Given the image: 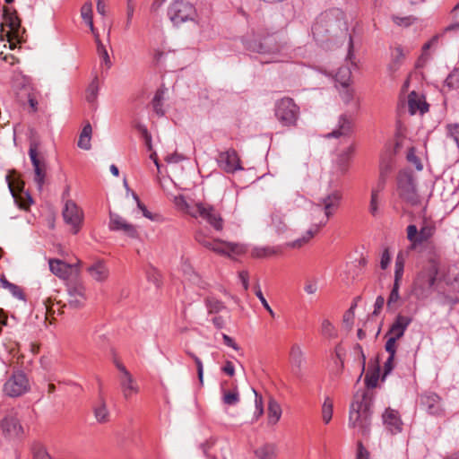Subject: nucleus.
I'll use <instances>...</instances> for the list:
<instances>
[{
    "instance_id": "nucleus-1",
    "label": "nucleus",
    "mask_w": 459,
    "mask_h": 459,
    "mask_svg": "<svg viewBox=\"0 0 459 459\" xmlns=\"http://www.w3.org/2000/svg\"><path fill=\"white\" fill-rule=\"evenodd\" d=\"M376 375L365 377L368 389L358 390L353 396L349 411V427L356 429L361 435H368L371 425L372 406L374 403V388L377 384Z\"/></svg>"
},
{
    "instance_id": "nucleus-2",
    "label": "nucleus",
    "mask_w": 459,
    "mask_h": 459,
    "mask_svg": "<svg viewBox=\"0 0 459 459\" xmlns=\"http://www.w3.org/2000/svg\"><path fill=\"white\" fill-rule=\"evenodd\" d=\"M172 202L175 207L192 217L207 221L210 225L215 229H221L223 226V221L220 213L217 212L213 207L204 203H196L193 205L189 204L183 195H174Z\"/></svg>"
},
{
    "instance_id": "nucleus-3",
    "label": "nucleus",
    "mask_w": 459,
    "mask_h": 459,
    "mask_svg": "<svg viewBox=\"0 0 459 459\" xmlns=\"http://www.w3.org/2000/svg\"><path fill=\"white\" fill-rule=\"evenodd\" d=\"M438 270L439 263L436 258L429 259L426 264L422 266L412 284V290L417 299H423L431 294Z\"/></svg>"
},
{
    "instance_id": "nucleus-4",
    "label": "nucleus",
    "mask_w": 459,
    "mask_h": 459,
    "mask_svg": "<svg viewBox=\"0 0 459 459\" xmlns=\"http://www.w3.org/2000/svg\"><path fill=\"white\" fill-rule=\"evenodd\" d=\"M397 193L399 197L410 205H419L422 202L417 178L409 169L399 171L397 178Z\"/></svg>"
},
{
    "instance_id": "nucleus-5",
    "label": "nucleus",
    "mask_w": 459,
    "mask_h": 459,
    "mask_svg": "<svg viewBox=\"0 0 459 459\" xmlns=\"http://www.w3.org/2000/svg\"><path fill=\"white\" fill-rule=\"evenodd\" d=\"M195 238L204 247L229 257L240 255L247 252L246 246L215 238L210 236L208 231H196Z\"/></svg>"
},
{
    "instance_id": "nucleus-6",
    "label": "nucleus",
    "mask_w": 459,
    "mask_h": 459,
    "mask_svg": "<svg viewBox=\"0 0 459 459\" xmlns=\"http://www.w3.org/2000/svg\"><path fill=\"white\" fill-rule=\"evenodd\" d=\"M407 254L403 251L398 252L394 262V283L392 285L389 296L387 298L386 306L389 309L396 308L401 299L400 288L404 273V266Z\"/></svg>"
},
{
    "instance_id": "nucleus-7",
    "label": "nucleus",
    "mask_w": 459,
    "mask_h": 459,
    "mask_svg": "<svg viewBox=\"0 0 459 459\" xmlns=\"http://www.w3.org/2000/svg\"><path fill=\"white\" fill-rule=\"evenodd\" d=\"M168 14L175 25L195 22L197 18L195 6L185 0H173L169 6Z\"/></svg>"
},
{
    "instance_id": "nucleus-8",
    "label": "nucleus",
    "mask_w": 459,
    "mask_h": 459,
    "mask_svg": "<svg viewBox=\"0 0 459 459\" xmlns=\"http://www.w3.org/2000/svg\"><path fill=\"white\" fill-rule=\"evenodd\" d=\"M30 390V380L26 373L16 370L6 379L3 392L6 396L16 398L27 394Z\"/></svg>"
},
{
    "instance_id": "nucleus-9",
    "label": "nucleus",
    "mask_w": 459,
    "mask_h": 459,
    "mask_svg": "<svg viewBox=\"0 0 459 459\" xmlns=\"http://www.w3.org/2000/svg\"><path fill=\"white\" fill-rule=\"evenodd\" d=\"M275 116L284 126H294L299 117V108L290 98H282L275 106Z\"/></svg>"
},
{
    "instance_id": "nucleus-10",
    "label": "nucleus",
    "mask_w": 459,
    "mask_h": 459,
    "mask_svg": "<svg viewBox=\"0 0 459 459\" xmlns=\"http://www.w3.org/2000/svg\"><path fill=\"white\" fill-rule=\"evenodd\" d=\"M341 194L334 191L323 198L320 204L314 207L313 214L321 216L320 220L316 222L317 227H322L326 223L330 215L339 206Z\"/></svg>"
},
{
    "instance_id": "nucleus-11",
    "label": "nucleus",
    "mask_w": 459,
    "mask_h": 459,
    "mask_svg": "<svg viewBox=\"0 0 459 459\" xmlns=\"http://www.w3.org/2000/svg\"><path fill=\"white\" fill-rule=\"evenodd\" d=\"M0 429L2 435L7 440H16L22 437L23 427L16 412L11 411L4 416L0 420Z\"/></svg>"
},
{
    "instance_id": "nucleus-12",
    "label": "nucleus",
    "mask_w": 459,
    "mask_h": 459,
    "mask_svg": "<svg viewBox=\"0 0 459 459\" xmlns=\"http://www.w3.org/2000/svg\"><path fill=\"white\" fill-rule=\"evenodd\" d=\"M68 304L74 308H81L87 301L86 288L80 281L67 282Z\"/></svg>"
},
{
    "instance_id": "nucleus-13",
    "label": "nucleus",
    "mask_w": 459,
    "mask_h": 459,
    "mask_svg": "<svg viewBox=\"0 0 459 459\" xmlns=\"http://www.w3.org/2000/svg\"><path fill=\"white\" fill-rule=\"evenodd\" d=\"M420 405L429 414L437 417L445 415L442 398L436 393L427 392L420 397Z\"/></svg>"
},
{
    "instance_id": "nucleus-14",
    "label": "nucleus",
    "mask_w": 459,
    "mask_h": 459,
    "mask_svg": "<svg viewBox=\"0 0 459 459\" xmlns=\"http://www.w3.org/2000/svg\"><path fill=\"white\" fill-rule=\"evenodd\" d=\"M30 158L34 169V182L39 191L42 190L46 180V165L39 159V152L37 143L30 144L29 151Z\"/></svg>"
},
{
    "instance_id": "nucleus-15",
    "label": "nucleus",
    "mask_w": 459,
    "mask_h": 459,
    "mask_svg": "<svg viewBox=\"0 0 459 459\" xmlns=\"http://www.w3.org/2000/svg\"><path fill=\"white\" fill-rule=\"evenodd\" d=\"M63 218L65 223L72 228H81L83 222V212L72 200H67L63 209Z\"/></svg>"
},
{
    "instance_id": "nucleus-16",
    "label": "nucleus",
    "mask_w": 459,
    "mask_h": 459,
    "mask_svg": "<svg viewBox=\"0 0 459 459\" xmlns=\"http://www.w3.org/2000/svg\"><path fill=\"white\" fill-rule=\"evenodd\" d=\"M117 368L121 373L119 377V383L122 394L126 399H129L138 393V385L133 378V376L123 364L117 362Z\"/></svg>"
},
{
    "instance_id": "nucleus-17",
    "label": "nucleus",
    "mask_w": 459,
    "mask_h": 459,
    "mask_svg": "<svg viewBox=\"0 0 459 459\" xmlns=\"http://www.w3.org/2000/svg\"><path fill=\"white\" fill-rule=\"evenodd\" d=\"M48 264L52 273L60 279L67 280L71 275L72 270H75V273H79L82 262L78 260L76 264H70L59 259H49Z\"/></svg>"
},
{
    "instance_id": "nucleus-18",
    "label": "nucleus",
    "mask_w": 459,
    "mask_h": 459,
    "mask_svg": "<svg viewBox=\"0 0 459 459\" xmlns=\"http://www.w3.org/2000/svg\"><path fill=\"white\" fill-rule=\"evenodd\" d=\"M219 163L221 168L228 173L242 169L240 160L234 150H229L221 153Z\"/></svg>"
},
{
    "instance_id": "nucleus-19",
    "label": "nucleus",
    "mask_w": 459,
    "mask_h": 459,
    "mask_svg": "<svg viewBox=\"0 0 459 459\" xmlns=\"http://www.w3.org/2000/svg\"><path fill=\"white\" fill-rule=\"evenodd\" d=\"M411 322V316L398 314L395 316L389 330L387 331L385 336H394L395 338L401 339L404 335L406 329Z\"/></svg>"
},
{
    "instance_id": "nucleus-20",
    "label": "nucleus",
    "mask_w": 459,
    "mask_h": 459,
    "mask_svg": "<svg viewBox=\"0 0 459 459\" xmlns=\"http://www.w3.org/2000/svg\"><path fill=\"white\" fill-rule=\"evenodd\" d=\"M383 423L392 434H396L402 430V420L397 411L386 409L382 415Z\"/></svg>"
},
{
    "instance_id": "nucleus-21",
    "label": "nucleus",
    "mask_w": 459,
    "mask_h": 459,
    "mask_svg": "<svg viewBox=\"0 0 459 459\" xmlns=\"http://www.w3.org/2000/svg\"><path fill=\"white\" fill-rule=\"evenodd\" d=\"M90 276L96 281L103 282L109 276V270L104 260L98 259L87 267Z\"/></svg>"
},
{
    "instance_id": "nucleus-22",
    "label": "nucleus",
    "mask_w": 459,
    "mask_h": 459,
    "mask_svg": "<svg viewBox=\"0 0 459 459\" xmlns=\"http://www.w3.org/2000/svg\"><path fill=\"white\" fill-rule=\"evenodd\" d=\"M304 361V352L301 346L298 343L292 344L290 351V363L296 375H299L301 373Z\"/></svg>"
},
{
    "instance_id": "nucleus-23",
    "label": "nucleus",
    "mask_w": 459,
    "mask_h": 459,
    "mask_svg": "<svg viewBox=\"0 0 459 459\" xmlns=\"http://www.w3.org/2000/svg\"><path fill=\"white\" fill-rule=\"evenodd\" d=\"M384 189L385 186L383 180L377 181V183L371 189L369 212L374 216L377 215L379 212Z\"/></svg>"
},
{
    "instance_id": "nucleus-24",
    "label": "nucleus",
    "mask_w": 459,
    "mask_h": 459,
    "mask_svg": "<svg viewBox=\"0 0 459 459\" xmlns=\"http://www.w3.org/2000/svg\"><path fill=\"white\" fill-rule=\"evenodd\" d=\"M93 414L96 420L99 423H106L109 421L110 412L107 406L104 396L100 393L99 398L97 402L94 403L93 407Z\"/></svg>"
},
{
    "instance_id": "nucleus-25",
    "label": "nucleus",
    "mask_w": 459,
    "mask_h": 459,
    "mask_svg": "<svg viewBox=\"0 0 459 459\" xmlns=\"http://www.w3.org/2000/svg\"><path fill=\"white\" fill-rule=\"evenodd\" d=\"M405 59V52L400 46L394 47L391 49L390 61L387 65V70L390 74H394L402 66Z\"/></svg>"
},
{
    "instance_id": "nucleus-26",
    "label": "nucleus",
    "mask_w": 459,
    "mask_h": 459,
    "mask_svg": "<svg viewBox=\"0 0 459 459\" xmlns=\"http://www.w3.org/2000/svg\"><path fill=\"white\" fill-rule=\"evenodd\" d=\"M81 17L83 20V22L88 25L91 32L94 36L95 39H98V34L99 32L94 27L93 23V5L91 1L85 2L82 6L81 7Z\"/></svg>"
},
{
    "instance_id": "nucleus-27",
    "label": "nucleus",
    "mask_w": 459,
    "mask_h": 459,
    "mask_svg": "<svg viewBox=\"0 0 459 459\" xmlns=\"http://www.w3.org/2000/svg\"><path fill=\"white\" fill-rule=\"evenodd\" d=\"M408 105L410 112L412 115L417 112L423 114L428 111V104L426 103L424 97L417 94L415 91L410 93Z\"/></svg>"
},
{
    "instance_id": "nucleus-28",
    "label": "nucleus",
    "mask_w": 459,
    "mask_h": 459,
    "mask_svg": "<svg viewBox=\"0 0 459 459\" xmlns=\"http://www.w3.org/2000/svg\"><path fill=\"white\" fill-rule=\"evenodd\" d=\"M281 254V247H255L250 252V255L255 259L269 258Z\"/></svg>"
},
{
    "instance_id": "nucleus-29",
    "label": "nucleus",
    "mask_w": 459,
    "mask_h": 459,
    "mask_svg": "<svg viewBox=\"0 0 459 459\" xmlns=\"http://www.w3.org/2000/svg\"><path fill=\"white\" fill-rule=\"evenodd\" d=\"M408 239L411 241L410 249H418L428 243L431 237L430 231H407Z\"/></svg>"
},
{
    "instance_id": "nucleus-30",
    "label": "nucleus",
    "mask_w": 459,
    "mask_h": 459,
    "mask_svg": "<svg viewBox=\"0 0 459 459\" xmlns=\"http://www.w3.org/2000/svg\"><path fill=\"white\" fill-rule=\"evenodd\" d=\"M182 271L186 281L196 285L202 290H206L208 288L209 284L204 280H203L189 264H184L182 266Z\"/></svg>"
},
{
    "instance_id": "nucleus-31",
    "label": "nucleus",
    "mask_w": 459,
    "mask_h": 459,
    "mask_svg": "<svg viewBox=\"0 0 459 459\" xmlns=\"http://www.w3.org/2000/svg\"><path fill=\"white\" fill-rule=\"evenodd\" d=\"M258 459H278L279 447L274 443H266L255 452Z\"/></svg>"
},
{
    "instance_id": "nucleus-32",
    "label": "nucleus",
    "mask_w": 459,
    "mask_h": 459,
    "mask_svg": "<svg viewBox=\"0 0 459 459\" xmlns=\"http://www.w3.org/2000/svg\"><path fill=\"white\" fill-rule=\"evenodd\" d=\"M91 135H92V127L90 123H87L79 135V139L77 142V146L80 149L88 151L91 148Z\"/></svg>"
},
{
    "instance_id": "nucleus-33",
    "label": "nucleus",
    "mask_w": 459,
    "mask_h": 459,
    "mask_svg": "<svg viewBox=\"0 0 459 459\" xmlns=\"http://www.w3.org/2000/svg\"><path fill=\"white\" fill-rule=\"evenodd\" d=\"M335 82L339 87H349L351 85V71L347 66L338 69L335 74Z\"/></svg>"
},
{
    "instance_id": "nucleus-34",
    "label": "nucleus",
    "mask_w": 459,
    "mask_h": 459,
    "mask_svg": "<svg viewBox=\"0 0 459 459\" xmlns=\"http://www.w3.org/2000/svg\"><path fill=\"white\" fill-rule=\"evenodd\" d=\"M6 180L13 196H16L20 193H23L24 183L18 178L17 175L9 174L6 176Z\"/></svg>"
},
{
    "instance_id": "nucleus-35",
    "label": "nucleus",
    "mask_w": 459,
    "mask_h": 459,
    "mask_svg": "<svg viewBox=\"0 0 459 459\" xmlns=\"http://www.w3.org/2000/svg\"><path fill=\"white\" fill-rule=\"evenodd\" d=\"M281 416V408L278 402L271 399L268 403V420L271 424H276Z\"/></svg>"
},
{
    "instance_id": "nucleus-36",
    "label": "nucleus",
    "mask_w": 459,
    "mask_h": 459,
    "mask_svg": "<svg viewBox=\"0 0 459 459\" xmlns=\"http://www.w3.org/2000/svg\"><path fill=\"white\" fill-rule=\"evenodd\" d=\"M320 333L326 339H335L338 336V331L332 322L328 319H323L321 322Z\"/></svg>"
},
{
    "instance_id": "nucleus-37",
    "label": "nucleus",
    "mask_w": 459,
    "mask_h": 459,
    "mask_svg": "<svg viewBox=\"0 0 459 459\" xmlns=\"http://www.w3.org/2000/svg\"><path fill=\"white\" fill-rule=\"evenodd\" d=\"M222 402L227 405H235L239 402V393L238 386H234L231 391H227L221 384Z\"/></svg>"
},
{
    "instance_id": "nucleus-38",
    "label": "nucleus",
    "mask_w": 459,
    "mask_h": 459,
    "mask_svg": "<svg viewBox=\"0 0 459 459\" xmlns=\"http://www.w3.org/2000/svg\"><path fill=\"white\" fill-rule=\"evenodd\" d=\"M31 451L33 459H59L56 455H51L41 444H34Z\"/></svg>"
},
{
    "instance_id": "nucleus-39",
    "label": "nucleus",
    "mask_w": 459,
    "mask_h": 459,
    "mask_svg": "<svg viewBox=\"0 0 459 459\" xmlns=\"http://www.w3.org/2000/svg\"><path fill=\"white\" fill-rule=\"evenodd\" d=\"M321 413L324 423L328 424L331 421L333 413V401L329 396L325 397L324 400Z\"/></svg>"
},
{
    "instance_id": "nucleus-40",
    "label": "nucleus",
    "mask_w": 459,
    "mask_h": 459,
    "mask_svg": "<svg viewBox=\"0 0 459 459\" xmlns=\"http://www.w3.org/2000/svg\"><path fill=\"white\" fill-rule=\"evenodd\" d=\"M95 42L97 44V53L101 59L102 65L106 67V69H109L112 65V62L106 47L101 43L100 39V34H98V39H95Z\"/></svg>"
},
{
    "instance_id": "nucleus-41",
    "label": "nucleus",
    "mask_w": 459,
    "mask_h": 459,
    "mask_svg": "<svg viewBox=\"0 0 459 459\" xmlns=\"http://www.w3.org/2000/svg\"><path fill=\"white\" fill-rule=\"evenodd\" d=\"M316 232V231H305V233L300 238H298L294 241L286 243L285 247L290 248H300L315 237Z\"/></svg>"
},
{
    "instance_id": "nucleus-42",
    "label": "nucleus",
    "mask_w": 459,
    "mask_h": 459,
    "mask_svg": "<svg viewBox=\"0 0 459 459\" xmlns=\"http://www.w3.org/2000/svg\"><path fill=\"white\" fill-rule=\"evenodd\" d=\"M205 305L210 314H216L225 309V305L222 301L213 298L208 297L205 299Z\"/></svg>"
},
{
    "instance_id": "nucleus-43",
    "label": "nucleus",
    "mask_w": 459,
    "mask_h": 459,
    "mask_svg": "<svg viewBox=\"0 0 459 459\" xmlns=\"http://www.w3.org/2000/svg\"><path fill=\"white\" fill-rule=\"evenodd\" d=\"M392 167H393V161H392L391 158H387V159L382 158L381 162H380V169H379L380 173H379V178H378L377 181L383 180L385 187L386 178L392 169Z\"/></svg>"
},
{
    "instance_id": "nucleus-44",
    "label": "nucleus",
    "mask_w": 459,
    "mask_h": 459,
    "mask_svg": "<svg viewBox=\"0 0 459 459\" xmlns=\"http://www.w3.org/2000/svg\"><path fill=\"white\" fill-rule=\"evenodd\" d=\"M1 282L3 287L6 288L13 297L21 300H25V295L21 287L14 283L9 282L6 279H1Z\"/></svg>"
},
{
    "instance_id": "nucleus-45",
    "label": "nucleus",
    "mask_w": 459,
    "mask_h": 459,
    "mask_svg": "<svg viewBox=\"0 0 459 459\" xmlns=\"http://www.w3.org/2000/svg\"><path fill=\"white\" fill-rule=\"evenodd\" d=\"M3 26H8L10 28V31H7V34L10 32L15 33L20 27V20L14 14H5Z\"/></svg>"
},
{
    "instance_id": "nucleus-46",
    "label": "nucleus",
    "mask_w": 459,
    "mask_h": 459,
    "mask_svg": "<svg viewBox=\"0 0 459 459\" xmlns=\"http://www.w3.org/2000/svg\"><path fill=\"white\" fill-rule=\"evenodd\" d=\"M15 202L19 205L20 208L23 210H28L30 204H32V198L28 193H20L16 196H13Z\"/></svg>"
},
{
    "instance_id": "nucleus-47",
    "label": "nucleus",
    "mask_w": 459,
    "mask_h": 459,
    "mask_svg": "<svg viewBox=\"0 0 459 459\" xmlns=\"http://www.w3.org/2000/svg\"><path fill=\"white\" fill-rule=\"evenodd\" d=\"M304 290L308 295H314L318 290V279L316 277H308L305 280Z\"/></svg>"
},
{
    "instance_id": "nucleus-48",
    "label": "nucleus",
    "mask_w": 459,
    "mask_h": 459,
    "mask_svg": "<svg viewBox=\"0 0 459 459\" xmlns=\"http://www.w3.org/2000/svg\"><path fill=\"white\" fill-rule=\"evenodd\" d=\"M406 159L408 162L415 166L417 170H422L423 165L421 163L420 159L416 155V149L414 147L409 148L408 152L406 154Z\"/></svg>"
},
{
    "instance_id": "nucleus-49",
    "label": "nucleus",
    "mask_w": 459,
    "mask_h": 459,
    "mask_svg": "<svg viewBox=\"0 0 459 459\" xmlns=\"http://www.w3.org/2000/svg\"><path fill=\"white\" fill-rule=\"evenodd\" d=\"M446 84L450 89L459 88V69H454L446 80Z\"/></svg>"
},
{
    "instance_id": "nucleus-50",
    "label": "nucleus",
    "mask_w": 459,
    "mask_h": 459,
    "mask_svg": "<svg viewBox=\"0 0 459 459\" xmlns=\"http://www.w3.org/2000/svg\"><path fill=\"white\" fill-rule=\"evenodd\" d=\"M186 354L192 358L196 365V368H197V375H198V379L200 381V383L203 385V381H204V366H203V362L202 360L195 355L194 354L193 352L191 351H186Z\"/></svg>"
},
{
    "instance_id": "nucleus-51",
    "label": "nucleus",
    "mask_w": 459,
    "mask_h": 459,
    "mask_svg": "<svg viewBox=\"0 0 459 459\" xmlns=\"http://www.w3.org/2000/svg\"><path fill=\"white\" fill-rule=\"evenodd\" d=\"M253 392L255 394V414L256 418H258V417L262 416L264 413L263 397L255 389H253Z\"/></svg>"
},
{
    "instance_id": "nucleus-52",
    "label": "nucleus",
    "mask_w": 459,
    "mask_h": 459,
    "mask_svg": "<svg viewBox=\"0 0 459 459\" xmlns=\"http://www.w3.org/2000/svg\"><path fill=\"white\" fill-rule=\"evenodd\" d=\"M255 296L259 299L260 302L262 303L263 307L268 311V313L270 314V316L272 317H274L275 316V314L273 312V310L272 309V307H270V305L268 304L267 300L265 299L261 289L259 286H257L256 290H255Z\"/></svg>"
},
{
    "instance_id": "nucleus-53",
    "label": "nucleus",
    "mask_w": 459,
    "mask_h": 459,
    "mask_svg": "<svg viewBox=\"0 0 459 459\" xmlns=\"http://www.w3.org/2000/svg\"><path fill=\"white\" fill-rule=\"evenodd\" d=\"M146 276L149 281H152L155 286L159 287L161 283L160 274L154 268H150Z\"/></svg>"
},
{
    "instance_id": "nucleus-54",
    "label": "nucleus",
    "mask_w": 459,
    "mask_h": 459,
    "mask_svg": "<svg viewBox=\"0 0 459 459\" xmlns=\"http://www.w3.org/2000/svg\"><path fill=\"white\" fill-rule=\"evenodd\" d=\"M339 91L344 102H350L353 99L354 90L351 85L349 87H340Z\"/></svg>"
},
{
    "instance_id": "nucleus-55",
    "label": "nucleus",
    "mask_w": 459,
    "mask_h": 459,
    "mask_svg": "<svg viewBox=\"0 0 459 459\" xmlns=\"http://www.w3.org/2000/svg\"><path fill=\"white\" fill-rule=\"evenodd\" d=\"M387 337V341L385 342V351L389 353V354H392V355H395L396 353V348H397V345H396V342L399 340L398 338H395L394 336H386Z\"/></svg>"
},
{
    "instance_id": "nucleus-56",
    "label": "nucleus",
    "mask_w": 459,
    "mask_h": 459,
    "mask_svg": "<svg viewBox=\"0 0 459 459\" xmlns=\"http://www.w3.org/2000/svg\"><path fill=\"white\" fill-rule=\"evenodd\" d=\"M391 262V254L388 247H385L382 254L380 258V267L382 270L387 269Z\"/></svg>"
},
{
    "instance_id": "nucleus-57",
    "label": "nucleus",
    "mask_w": 459,
    "mask_h": 459,
    "mask_svg": "<svg viewBox=\"0 0 459 459\" xmlns=\"http://www.w3.org/2000/svg\"><path fill=\"white\" fill-rule=\"evenodd\" d=\"M98 91H99V89H98L97 84H95V83L91 84L86 91L87 100L91 103H94L98 97Z\"/></svg>"
},
{
    "instance_id": "nucleus-58",
    "label": "nucleus",
    "mask_w": 459,
    "mask_h": 459,
    "mask_svg": "<svg viewBox=\"0 0 459 459\" xmlns=\"http://www.w3.org/2000/svg\"><path fill=\"white\" fill-rule=\"evenodd\" d=\"M392 19H393V22L396 25L402 26V27H408L413 22V19L410 16H405V17L393 16Z\"/></svg>"
},
{
    "instance_id": "nucleus-59",
    "label": "nucleus",
    "mask_w": 459,
    "mask_h": 459,
    "mask_svg": "<svg viewBox=\"0 0 459 459\" xmlns=\"http://www.w3.org/2000/svg\"><path fill=\"white\" fill-rule=\"evenodd\" d=\"M394 358H395V355L389 354V356L384 365L385 372L383 375V378H385V377L392 371V369L394 368Z\"/></svg>"
},
{
    "instance_id": "nucleus-60",
    "label": "nucleus",
    "mask_w": 459,
    "mask_h": 459,
    "mask_svg": "<svg viewBox=\"0 0 459 459\" xmlns=\"http://www.w3.org/2000/svg\"><path fill=\"white\" fill-rule=\"evenodd\" d=\"M356 459H369V453L368 451L364 447L361 442L358 443L357 447V457Z\"/></svg>"
},
{
    "instance_id": "nucleus-61",
    "label": "nucleus",
    "mask_w": 459,
    "mask_h": 459,
    "mask_svg": "<svg viewBox=\"0 0 459 459\" xmlns=\"http://www.w3.org/2000/svg\"><path fill=\"white\" fill-rule=\"evenodd\" d=\"M222 339L225 345L232 348L233 350L238 351L240 350V347L236 343L233 338L229 336L226 333H222Z\"/></svg>"
},
{
    "instance_id": "nucleus-62",
    "label": "nucleus",
    "mask_w": 459,
    "mask_h": 459,
    "mask_svg": "<svg viewBox=\"0 0 459 459\" xmlns=\"http://www.w3.org/2000/svg\"><path fill=\"white\" fill-rule=\"evenodd\" d=\"M385 305V299L382 295L377 297L374 304L373 315L377 316L380 313L381 309Z\"/></svg>"
},
{
    "instance_id": "nucleus-63",
    "label": "nucleus",
    "mask_w": 459,
    "mask_h": 459,
    "mask_svg": "<svg viewBox=\"0 0 459 459\" xmlns=\"http://www.w3.org/2000/svg\"><path fill=\"white\" fill-rule=\"evenodd\" d=\"M238 278L242 283L245 290H248L249 287V274L247 271H240L238 273Z\"/></svg>"
},
{
    "instance_id": "nucleus-64",
    "label": "nucleus",
    "mask_w": 459,
    "mask_h": 459,
    "mask_svg": "<svg viewBox=\"0 0 459 459\" xmlns=\"http://www.w3.org/2000/svg\"><path fill=\"white\" fill-rule=\"evenodd\" d=\"M448 132L450 136L459 146V125L448 126Z\"/></svg>"
}]
</instances>
